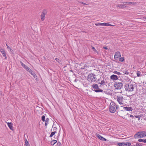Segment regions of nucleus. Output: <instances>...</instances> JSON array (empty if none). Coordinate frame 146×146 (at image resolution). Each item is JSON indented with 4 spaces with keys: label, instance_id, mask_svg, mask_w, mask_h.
<instances>
[{
    "label": "nucleus",
    "instance_id": "obj_40",
    "mask_svg": "<svg viewBox=\"0 0 146 146\" xmlns=\"http://www.w3.org/2000/svg\"><path fill=\"white\" fill-rule=\"evenodd\" d=\"M6 44V45L7 46V47L8 48V49L9 50L11 48V47H9V46L7 44Z\"/></svg>",
    "mask_w": 146,
    "mask_h": 146
},
{
    "label": "nucleus",
    "instance_id": "obj_11",
    "mask_svg": "<svg viewBox=\"0 0 146 146\" xmlns=\"http://www.w3.org/2000/svg\"><path fill=\"white\" fill-rule=\"evenodd\" d=\"M0 51L3 54V56L5 57V59H6L7 58V57L6 56L5 52L4 50V49L2 48L1 47H0Z\"/></svg>",
    "mask_w": 146,
    "mask_h": 146
},
{
    "label": "nucleus",
    "instance_id": "obj_47",
    "mask_svg": "<svg viewBox=\"0 0 146 146\" xmlns=\"http://www.w3.org/2000/svg\"><path fill=\"white\" fill-rule=\"evenodd\" d=\"M10 129L12 130V131H14V128H10Z\"/></svg>",
    "mask_w": 146,
    "mask_h": 146
},
{
    "label": "nucleus",
    "instance_id": "obj_16",
    "mask_svg": "<svg viewBox=\"0 0 146 146\" xmlns=\"http://www.w3.org/2000/svg\"><path fill=\"white\" fill-rule=\"evenodd\" d=\"M126 5H127L131 4L132 5H136L137 4L136 2H125Z\"/></svg>",
    "mask_w": 146,
    "mask_h": 146
},
{
    "label": "nucleus",
    "instance_id": "obj_13",
    "mask_svg": "<svg viewBox=\"0 0 146 146\" xmlns=\"http://www.w3.org/2000/svg\"><path fill=\"white\" fill-rule=\"evenodd\" d=\"M106 81L105 80H102L101 82H99L98 84H100L101 85H106Z\"/></svg>",
    "mask_w": 146,
    "mask_h": 146
},
{
    "label": "nucleus",
    "instance_id": "obj_52",
    "mask_svg": "<svg viewBox=\"0 0 146 146\" xmlns=\"http://www.w3.org/2000/svg\"><path fill=\"white\" fill-rule=\"evenodd\" d=\"M121 111H123V112L124 111H123V110H121Z\"/></svg>",
    "mask_w": 146,
    "mask_h": 146
},
{
    "label": "nucleus",
    "instance_id": "obj_43",
    "mask_svg": "<svg viewBox=\"0 0 146 146\" xmlns=\"http://www.w3.org/2000/svg\"><path fill=\"white\" fill-rule=\"evenodd\" d=\"M125 74H129V73L128 72L125 71Z\"/></svg>",
    "mask_w": 146,
    "mask_h": 146
},
{
    "label": "nucleus",
    "instance_id": "obj_31",
    "mask_svg": "<svg viewBox=\"0 0 146 146\" xmlns=\"http://www.w3.org/2000/svg\"><path fill=\"white\" fill-rule=\"evenodd\" d=\"M45 116L44 115H42L41 117V119L43 121H45Z\"/></svg>",
    "mask_w": 146,
    "mask_h": 146
},
{
    "label": "nucleus",
    "instance_id": "obj_39",
    "mask_svg": "<svg viewBox=\"0 0 146 146\" xmlns=\"http://www.w3.org/2000/svg\"><path fill=\"white\" fill-rule=\"evenodd\" d=\"M95 25L96 26H100V25H102V23H96L95 24Z\"/></svg>",
    "mask_w": 146,
    "mask_h": 146
},
{
    "label": "nucleus",
    "instance_id": "obj_5",
    "mask_svg": "<svg viewBox=\"0 0 146 146\" xmlns=\"http://www.w3.org/2000/svg\"><path fill=\"white\" fill-rule=\"evenodd\" d=\"M117 102L120 105H123V98L121 96H117Z\"/></svg>",
    "mask_w": 146,
    "mask_h": 146
},
{
    "label": "nucleus",
    "instance_id": "obj_10",
    "mask_svg": "<svg viewBox=\"0 0 146 146\" xmlns=\"http://www.w3.org/2000/svg\"><path fill=\"white\" fill-rule=\"evenodd\" d=\"M138 133L139 134L140 137H143L146 136V132L145 131L139 132Z\"/></svg>",
    "mask_w": 146,
    "mask_h": 146
},
{
    "label": "nucleus",
    "instance_id": "obj_9",
    "mask_svg": "<svg viewBox=\"0 0 146 146\" xmlns=\"http://www.w3.org/2000/svg\"><path fill=\"white\" fill-rule=\"evenodd\" d=\"M96 136L99 139L101 140L106 141V139L105 138L103 137L102 136L100 135H99L98 133H96Z\"/></svg>",
    "mask_w": 146,
    "mask_h": 146
},
{
    "label": "nucleus",
    "instance_id": "obj_38",
    "mask_svg": "<svg viewBox=\"0 0 146 146\" xmlns=\"http://www.w3.org/2000/svg\"><path fill=\"white\" fill-rule=\"evenodd\" d=\"M9 50L11 53L13 54L14 52L13 50L11 48Z\"/></svg>",
    "mask_w": 146,
    "mask_h": 146
},
{
    "label": "nucleus",
    "instance_id": "obj_14",
    "mask_svg": "<svg viewBox=\"0 0 146 146\" xmlns=\"http://www.w3.org/2000/svg\"><path fill=\"white\" fill-rule=\"evenodd\" d=\"M121 56L120 53L119 52H117L115 53L114 58H115L116 59L118 58L119 57H120Z\"/></svg>",
    "mask_w": 146,
    "mask_h": 146
},
{
    "label": "nucleus",
    "instance_id": "obj_27",
    "mask_svg": "<svg viewBox=\"0 0 146 146\" xmlns=\"http://www.w3.org/2000/svg\"><path fill=\"white\" fill-rule=\"evenodd\" d=\"M125 146H130L131 145V143L130 142H124Z\"/></svg>",
    "mask_w": 146,
    "mask_h": 146
},
{
    "label": "nucleus",
    "instance_id": "obj_53",
    "mask_svg": "<svg viewBox=\"0 0 146 146\" xmlns=\"http://www.w3.org/2000/svg\"><path fill=\"white\" fill-rule=\"evenodd\" d=\"M70 71H71V72H72V70H70Z\"/></svg>",
    "mask_w": 146,
    "mask_h": 146
},
{
    "label": "nucleus",
    "instance_id": "obj_36",
    "mask_svg": "<svg viewBox=\"0 0 146 146\" xmlns=\"http://www.w3.org/2000/svg\"><path fill=\"white\" fill-rule=\"evenodd\" d=\"M55 60L56 62L58 63H60V60L57 58H56Z\"/></svg>",
    "mask_w": 146,
    "mask_h": 146
},
{
    "label": "nucleus",
    "instance_id": "obj_15",
    "mask_svg": "<svg viewBox=\"0 0 146 146\" xmlns=\"http://www.w3.org/2000/svg\"><path fill=\"white\" fill-rule=\"evenodd\" d=\"M123 109L126 111H129L132 110V108L131 107H124Z\"/></svg>",
    "mask_w": 146,
    "mask_h": 146
},
{
    "label": "nucleus",
    "instance_id": "obj_29",
    "mask_svg": "<svg viewBox=\"0 0 146 146\" xmlns=\"http://www.w3.org/2000/svg\"><path fill=\"white\" fill-rule=\"evenodd\" d=\"M56 133V131H53L51 132V134L50 135V137H51L53 136V135H54Z\"/></svg>",
    "mask_w": 146,
    "mask_h": 146
},
{
    "label": "nucleus",
    "instance_id": "obj_32",
    "mask_svg": "<svg viewBox=\"0 0 146 146\" xmlns=\"http://www.w3.org/2000/svg\"><path fill=\"white\" fill-rule=\"evenodd\" d=\"M134 117L136 118H138V120H139L140 119V117H141V115H135Z\"/></svg>",
    "mask_w": 146,
    "mask_h": 146
},
{
    "label": "nucleus",
    "instance_id": "obj_25",
    "mask_svg": "<svg viewBox=\"0 0 146 146\" xmlns=\"http://www.w3.org/2000/svg\"><path fill=\"white\" fill-rule=\"evenodd\" d=\"M139 142H142L144 143H146V139H139L138 141Z\"/></svg>",
    "mask_w": 146,
    "mask_h": 146
},
{
    "label": "nucleus",
    "instance_id": "obj_22",
    "mask_svg": "<svg viewBox=\"0 0 146 146\" xmlns=\"http://www.w3.org/2000/svg\"><path fill=\"white\" fill-rule=\"evenodd\" d=\"M102 26H113V25H111L109 23H102Z\"/></svg>",
    "mask_w": 146,
    "mask_h": 146
},
{
    "label": "nucleus",
    "instance_id": "obj_3",
    "mask_svg": "<svg viewBox=\"0 0 146 146\" xmlns=\"http://www.w3.org/2000/svg\"><path fill=\"white\" fill-rule=\"evenodd\" d=\"M92 90L96 92H103L102 90L100 89L97 84H93L91 85Z\"/></svg>",
    "mask_w": 146,
    "mask_h": 146
},
{
    "label": "nucleus",
    "instance_id": "obj_30",
    "mask_svg": "<svg viewBox=\"0 0 146 146\" xmlns=\"http://www.w3.org/2000/svg\"><path fill=\"white\" fill-rule=\"evenodd\" d=\"M142 144L141 143H137L136 144V146H142Z\"/></svg>",
    "mask_w": 146,
    "mask_h": 146
},
{
    "label": "nucleus",
    "instance_id": "obj_44",
    "mask_svg": "<svg viewBox=\"0 0 146 146\" xmlns=\"http://www.w3.org/2000/svg\"><path fill=\"white\" fill-rule=\"evenodd\" d=\"M103 48L105 49H107L108 48L106 46H104Z\"/></svg>",
    "mask_w": 146,
    "mask_h": 146
},
{
    "label": "nucleus",
    "instance_id": "obj_50",
    "mask_svg": "<svg viewBox=\"0 0 146 146\" xmlns=\"http://www.w3.org/2000/svg\"><path fill=\"white\" fill-rule=\"evenodd\" d=\"M52 128H56V127H54L53 126L52 127Z\"/></svg>",
    "mask_w": 146,
    "mask_h": 146
},
{
    "label": "nucleus",
    "instance_id": "obj_1",
    "mask_svg": "<svg viewBox=\"0 0 146 146\" xmlns=\"http://www.w3.org/2000/svg\"><path fill=\"white\" fill-rule=\"evenodd\" d=\"M118 105L114 102H111L109 106V111L111 113H114L116 111V110L118 108Z\"/></svg>",
    "mask_w": 146,
    "mask_h": 146
},
{
    "label": "nucleus",
    "instance_id": "obj_35",
    "mask_svg": "<svg viewBox=\"0 0 146 146\" xmlns=\"http://www.w3.org/2000/svg\"><path fill=\"white\" fill-rule=\"evenodd\" d=\"M92 50L94 51V52H96V53H97L98 52L97 51V50L95 49V48L94 47H92Z\"/></svg>",
    "mask_w": 146,
    "mask_h": 146
},
{
    "label": "nucleus",
    "instance_id": "obj_54",
    "mask_svg": "<svg viewBox=\"0 0 146 146\" xmlns=\"http://www.w3.org/2000/svg\"><path fill=\"white\" fill-rule=\"evenodd\" d=\"M145 19H146V17L145 18Z\"/></svg>",
    "mask_w": 146,
    "mask_h": 146
},
{
    "label": "nucleus",
    "instance_id": "obj_7",
    "mask_svg": "<svg viewBox=\"0 0 146 146\" xmlns=\"http://www.w3.org/2000/svg\"><path fill=\"white\" fill-rule=\"evenodd\" d=\"M47 10L46 9H44L43 10L41 15V19L42 21L44 20L45 15L47 13Z\"/></svg>",
    "mask_w": 146,
    "mask_h": 146
},
{
    "label": "nucleus",
    "instance_id": "obj_34",
    "mask_svg": "<svg viewBox=\"0 0 146 146\" xmlns=\"http://www.w3.org/2000/svg\"><path fill=\"white\" fill-rule=\"evenodd\" d=\"M124 57H122L121 58H120L119 59V60L120 61L123 62L124 61Z\"/></svg>",
    "mask_w": 146,
    "mask_h": 146
},
{
    "label": "nucleus",
    "instance_id": "obj_51",
    "mask_svg": "<svg viewBox=\"0 0 146 146\" xmlns=\"http://www.w3.org/2000/svg\"><path fill=\"white\" fill-rule=\"evenodd\" d=\"M117 111V113H119V112Z\"/></svg>",
    "mask_w": 146,
    "mask_h": 146
},
{
    "label": "nucleus",
    "instance_id": "obj_37",
    "mask_svg": "<svg viewBox=\"0 0 146 146\" xmlns=\"http://www.w3.org/2000/svg\"><path fill=\"white\" fill-rule=\"evenodd\" d=\"M137 76L138 77L140 76V72L139 71H137Z\"/></svg>",
    "mask_w": 146,
    "mask_h": 146
},
{
    "label": "nucleus",
    "instance_id": "obj_42",
    "mask_svg": "<svg viewBox=\"0 0 146 146\" xmlns=\"http://www.w3.org/2000/svg\"><path fill=\"white\" fill-rule=\"evenodd\" d=\"M57 145L58 146H60V145H61V143L60 142H58L57 143Z\"/></svg>",
    "mask_w": 146,
    "mask_h": 146
},
{
    "label": "nucleus",
    "instance_id": "obj_28",
    "mask_svg": "<svg viewBox=\"0 0 146 146\" xmlns=\"http://www.w3.org/2000/svg\"><path fill=\"white\" fill-rule=\"evenodd\" d=\"M113 72L115 74H117L118 75H120L121 74V73L118 72L117 71H114Z\"/></svg>",
    "mask_w": 146,
    "mask_h": 146
},
{
    "label": "nucleus",
    "instance_id": "obj_33",
    "mask_svg": "<svg viewBox=\"0 0 146 146\" xmlns=\"http://www.w3.org/2000/svg\"><path fill=\"white\" fill-rule=\"evenodd\" d=\"M26 70L29 72H30V71H31V69L28 67L26 68Z\"/></svg>",
    "mask_w": 146,
    "mask_h": 146
},
{
    "label": "nucleus",
    "instance_id": "obj_8",
    "mask_svg": "<svg viewBox=\"0 0 146 146\" xmlns=\"http://www.w3.org/2000/svg\"><path fill=\"white\" fill-rule=\"evenodd\" d=\"M117 7L119 8H123L126 7L127 6L126 2L123 3V4H117L116 5Z\"/></svg>",
    "mask_w": 146,
    "mask_h": 146
},
{
    "label": "nucleus",
    "instance_id": "obj_45",
    "mask_svg": "<svg viewBox=\"0 0 146 146\" xmlns=\"http://www.w3.org/2000/svg\"><path fill=\"white\" fill-rule=\"evenodd\" d=\"M82 4L85 5H87V4H86V3H84V2H82Z\"/></svg>",
    "mask_w": 146,
    "mask_h": 146
},
{
    "label": "nucleus",
    "instance_id": "obj_26",
    "mask_svg": "<svg viewBox=\"0 0 146 146\" xmlns=\"http://www.w3.org/2000/svg\"><path fill=\"white\" fill-rule=\"evenodd\" d=\"M25 144L26 146H29V145H30L29 144V143L28 142L27 140V139H25Z\"/></svg>",
    "mask_w": 146,
    "mask_h": 146
},
{
    "label": "nucleus",
    "instance_id": "obj_48",
    "mask_svg": "<svg viewBox=\"0 0 146 146\" xmlns=\"http://www.w3.org/2000/svg\"><path fill=\"white\" fill-rule=\"evenodd\" d=\"M33 71L31 70V71H30V72H29L31 74L32 73V72Z\"/></svg>",
    "mask_w": 146,
    "mask_h": 146
},
{
    "label": "nucleus",
    "instance_id": "obj_12",
    "mask_svg": "<svg viewBox=\"0 0 146 146\" xmlns=\"http://www.w3.org/2000/svg\"><path fill=\"white\" fill-rule=\"evenodd\" d=\"M110 78L113 80H116L118 79L117 76L115 75H112L110 76Z\"/></svg>",
    "mask_w": 146,
    "mask_h": 146
},
{
    "label": "nucleus",
    "instance_id": "obj_41",
    "mask_svg": "<svg viewBox=\"0 0 146 146\" xmlns=\"http://www.w3.org/2000/svg\"><path fill=\"white\" fill-rule=\"evenodd\" d=\"M31 74L32 75H33V76H35V73H34L33 71V72H32V73H31Z\"/></svg>",
    "mask_w": 146,
    "mask_h": 146
},
{
    "label": "nucleus",
    "instance_id": "obj_4",
    "mask_svg": "<svg viewBox=\"0 0 146 146\" xmlns=\"http://www.w3.org/2000/svg\"><path fill=\"white\" fill-rule=\"evenodd\" d=\"M114 86L116 89H120L123 87V84L122 82H116L114 84Z\"/></svg>",
    "mask_w": 146,
    "mask_h": 146
},
{
    "label": "nucleus",
    "instance_id": "obj_19",
    "mask_svg": "<svg viewBox=\"0 0 146 146\" xmlns=\"http://www.w3.org/2000/svg\"><path fill=\"white\" fill-rule=\"evenodd\" d=\"M117 144L119 146H125L124 142L117 143Z\"/></svg>",
    "mask_w": 146,
    "mask_h": 146
},
{
    "label": "nucleus",
    "instance_id": "obj_23",
    "mask_svg": "<svg viewBox=\"0 0 146 146\" xmlns=\"http://www.w3.org/2000/svg\"><path fill=\"white\" fill-rule=\"evenodd\" d=\"M7 123V125L8 126L9 128H12V123Z\"/></svg>",
    "mask_w": 146,
    "mask_h": 146
},
{
    "label": "nucleus",
    "instance_id": "obj_49",
    "mask_svg": "<svg viewBox=\"0 0 146 146\" xmlns=\"http://www.w3.org/2000/svg\"><path fill=\"white\" fill-rule=\"evenodd\" d=\"M108 131H109V132H110L111 131V129H109Z\"/></svg>",
    "mask_w": 146,
    "mask_h": 146
},
{
    "label": "nucleus",
    "instance_id": "obj_21",
    "mask_svg": "<svg viewBox=\"0 0 146 146\" xmlns=\"http://www.w3.org/2000/svg\"><path fill=\"white\" fill-rule=\"evenodd\" d=\"M57 142V141L56 140H52L51 141L50 143L52 145H54L56 142Z\"/></svg>",
    "mask_w": 146,
    "mask_h": 146
},
{
    "label": "nucleus",
    "instance_id": "obj_18",
    "mask_svg": "<svg viewBox=\"0 0 146 146\" xmlns=\"http://www.w3.org/2000/svg\"><path fill=\"white\" fill-rule=\"evenodd\" d=\"M134 137L135 138H140V137L139 134L138 133V132L137 133L135 134L134 135Z\"/></svg>",
    "mask_w": 146,
    "mask_h": 146
},
{
    "label": "nucleus",
    "instance_id": "obj_24",
    "mask_svg": "<svg viewBox=\"0 0 146 146\" xmlns=\"http://www.w3.org/2000/svg\"><path fill=\"white\" fill-rule=\"evenodd\" d=\"M49 121V119L47 118L45 120V126H46V125H47L48 123V122Z\"/></svg>",
    "mask_w": 146,
    "mask_h": 146
},
{
    "label": "nucleus",
    "instance_id": "obj_20",
    "mask_svg": "<svg viewBox=\"0 0 146 146\" xmlns=\"http://www.w3.org/2000/svg\"><path fill=\"white\" fill-rule=\"evenodd\" d=\"M92 75V77L94 78V80H96V82H97V78H96V76L95 75V74L94 73L90 74Z\"/></svg>",
    "mask_w": 146,
    "mask_h": 146
},
{
    "label": "nucleus",
    "instance_id": "obj_6",
    "mask_svg": "<svg viewBox=\"0 0 146 146\" xmlns=\"http://www.w3.org/2000/svg\"><path fill=\"white\" fill-rule=\"evenodd\" d=\"M87 80L91 83L96 82V80H94V78L92 77V75L90 74L87 77Z\"/></svg>",
    "mask_w": 146,
    "mask_h": 146
},
{
    "label": "nucleus",
    "instance_id": "obj_17",
    "mask_svg": "<svg viewBox=\"0 0 146 146\" xmlns=\"http://www.w3.org/2000/svg\"><path fill=\"white\" fill-rule=\"evenodd\" d=\"M20 64L22 66V67H23L25 69H26V68L27 67V66H26L25 64H23L21 61L20 62Z\"/></svg>",
    "mask_w": 146,
    "mask_h": 146
},
{
    "label": "nucleus",
    "instance_id": "obj_2",
    "mask_svg": "<svg viewBox=\"0 0 146 146\" xmlns=\"http://www.w3.org/2000/svg\"><path fill=\"white\" fill-rule=\"evenodd\" d=\"M125 86V90L129 92L133 91L134 88V86L132 84L131 82H127V83L126 82Z\"/></svg>",
    "mask_w": 146,
    "mask_h": 146
},
{
    "label": "nucleus",
    "instance_id": "obj_46",
    "mask_svg": "<svg viewBox=\"0 0 146 146\" xmlns=\"http://www.w3.org/2000/svg\"><path fill=\"white\" fill-rule=\"evenodd\" d=\"M130 116L131 117H133V116L132 115H130Z\"/></svg>",
    "mask_w": 146,
    "mask_h": 146
}]
</instances>
